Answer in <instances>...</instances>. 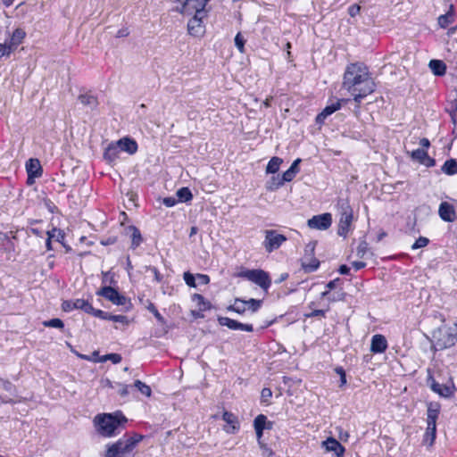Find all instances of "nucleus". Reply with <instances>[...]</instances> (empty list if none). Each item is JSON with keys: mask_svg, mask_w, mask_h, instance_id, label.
Returning a JSON list of instances; mask_svg holds the SVG:
<instances>
[{"mask_svg": "<svg viewBox=\"0 0 457 457\" xmlns=\"http://www.w3.org/2000/svg\"><path fill=\"white\" fill-rule=\"evenodd\" d=\"M326 312L324 310H314L311 313L305 314L307 318L322 316L325 317Z\"/></svg>", "mask_w": 457, "mask_h": 457, "instance_id": "57", "label": "nucleus"}, {"mask_svg": "<svg viewBox=\"0 0 457 457\" xmlns=\"http://www.w3.org/2000/svg\"><path fill=\"white\" fill-rule=\"evenodd\" d=\"M314 252V245L309 244L305 248V256L302 259V268L305 272H313L319 266L320 262L312 256Z\"/></svg>", "mask_w": 457, "mask_h": 457, "instance_id": "11", "label": "nucleus"}, {"mask_svg": "<svg viewBox=\"0 0 457 457\" xmlns=\"http://www.w3.org/2000/svg\"><path fill=\"white\" fill-rule=\"evenodd\" d=\"M411 157L426 167H433L436 165L435 159L429 157L424 149H416L412 151Z\"/></svg>", "mask_w": 457, "mask_h": 457, "instance_id": "17", "label": "nucleus"}, {"mask_svg": "<svg viewBox=\"0 0 457 457\" xmlns=\"http://www.w3.org/2000/svg\"><path fill=\"white\" fill-rule=\"evenodd\" d=\"M104 360H110L113 363H119L121 361V356L118 353H110L105 355Z\"/></svg>", "mask_w": 457, "mask_h": 457, "instance_id": "54", "label": "nucleus"}, {"mask_svg": "<svg viewBox=\"0 0 457 457\" xmlns=\"http://www.w3.org/2000/svg\"><path fill=\"white\" fill-rule=\"evenodd\" d=\"M439 414V405L430 403L428 405L427 423L428 427L424 435L423 443L432 445L436 439V420Z\"/></svg>", "mask_w": 457, "mask_h": 457, "instance_id": "5", "label": "nucleus"}, {"mask_svg": "<svg viewBox=\"0 0 457 457\" xmlns=\"http://www.w3.org/2000/svg\"><path fill=\"white\" fill-rule=\"evenodd\" d=\"M218 320L220 325L225 326L232 330H243L247 332L253 331L252 324L241 323L228 317H220Z\"/></svg>", "mask_w": 457, "mask_h": 457, "instance_id": "14", "label": "nucleus"}, {"mask_svg": "<svg viewBox=\"0 0 457 457\" xmlns=\"http://www.w3.org/2000/svg\"><path fill=\"white\" fill-rule=\"evenodd\" d=\"M26 170L28 173V182L33 178H38L42 174V168L37 159H29L26 163Z\"/></svg>", "mask_w": 457, "mask_h": 457, "instance_id": "18", "label": "nucleus"}, {"mask_svg": "<svg viewBox=\"0 0 457 457\" xmlns=\"http://www.w3.org/2000/svg\"><path fill=\"white\" fill-rule=\"evenodd\" d=\"M79 101L81 104L88 107L90 110H95L98 106V100L96 96L89 93L79 95Z\"/></svg>", "mask_w": 457, "mask_h": 457, "instance_id": "25", "label": "nucleus"}, {"mask_svg": "<svg viewBox=\"0 0 457 457\" xmlns=\"http://www.w3.org/2000/svg\"><path fill=\"white\" fill-rule=\"evenodd\" d=\"M25 36L26 33L23 29H16L11 37L9 44L15 49L22 42Z\"/></svg>", "mask_w": 457, "mask_h": 457, "instance_id": "31", "label": "nucleus"}, {"mask_svg": "<svg viewBox=\"0 0 457 457\" xmlns=\"http://www.w3.org/2000/svg\"><path fill=\"white\" fill-rule=\"evenodd\" d=\"M301 162V159H296L293 162V163L291 164L289 170L293 171V173H295V175L298 173L299 171V163Z\"/></svg>", "mask_w": 457, "mask_h": 457, "instance_id": "58", "label": "nucleus"}, {"mask_svg": "<svg viewBox=\"0 0 457 457\" xmlns=\"http://www.w3.org/2000/svg\"><path fill=\"white\" fill-rule=\"evenodd\" d=\"M429 240L427 237H420L415 243L412 245V249H419L428 245Z\"/></svg>", "mask_w": 457, "mask_h": 457, "instance_id": "49", "label": "nucleus"}, {"mask_svg": "<svg viewBox=\"0 0 457 457\" xmlns=\"http://www.w3.org/2000/svg\"><path fill=\"white\" fill-rule=\"evenodd\" d=\"M228 311H233L237 313L242 314L246 310V303L245 300L237 298L232 305L228 308Z\"/></svg>", "mask_w": 457, "mask_h": 457, "instance_id": "37", "label": "nucleus"}, {"mask_svg": "<svg viewBox=\"0 0 457 457\" xmlns=\"http://www.w3.org/2000/svg\"><path fill=\"white\" fill-rule=\"evenodd\" d=\"M352 266L356 270H361L366 266V263L363 262H353Z\"/></svg>", "mask_w": 457, "mask_h": 457, "instance_id": "62", "label": "nucleus"}, {"mask_svg": "<svg viewBox=\"0 0 457 457\" xmlns=\"http://www.w3.org/2000/svg\"><path fill=\"white\" fill-rule=\"evenodd\" d=\"M45 327H51L56 328H62L64 327V323L62 320L55 318L49 320H46L43 322Z\"/></svg>", "mask_w": 457, "mask_h": 457, "instance_id": "42", "label": "nucleus"}, {"mask_svg": "<svg viewBox=\"0 0 457 457\" xmlns=\"http://www.w3.org/2000/svg\"><path fill=\"white\" fill-rule=\"evenodd\" d=\"M343 87L351 93L353 100L360 104L361 99L375 91L376 85L365 65L352 63L345 71Z\"/></svg>", "mask_w": 457, "mask_h": 457, "instance_id": "1", "label": "nucleus"}, {"mask_svg": "<svg viewBox=\"0 0 457 457\" xmlns=\"http://www.w3.org/2000/svg\"><path fill=\"white\" fill-rule=\"evenodd\" d=\"M431 388L434 392L439 394L442 396H449L452 394V390L449 386L441 385L436 381H433Z\"/></svg>", "mask_w": 457, "mask_h": 457, "instance_id": "34", "label": "nucleus"}, {"mask_svg": "<svg viewBox=\"0 0 457 457\" xmlns=\"http://www.w3.org/2000/svg\"><path fill=\"white\" fill-rule=\"evenodd\" d=\"M239 276L258 285L265 293H268L271 285V279L269 273L261 269L246 270L240 272Z\"/></svg>", "mask_w": 457, "mask_h": 457, "instance_id": "6", "label": "nucleus"}, {"mask_svg": "<svg viewBox=\"0 0 457 457\" xmlns=\"http://www.w3.org/2000/svg\"><path fill=\"white\" fill-rule=\"evenodd\" d=\"M455 12L453 4L450 5L446 13L440 15L437 18V22L440 28L445 29L454 21Z\"/></svg>", "mask_w": 457, "mask_h": 457, "instance_id": "24", "label": "nucleus"}, {"mask_svg": "<svg viewBox=\"0 0 457 457\" xmlns=\"http://www.w3.org/2000/svg\"><path fill=\"white\" fill-rule=\"evenodd\" d=\"M72 302L73 301H64L62 303V310L65 311V312H70L71 310H74L75 307H72Z\"/></svg>", "mask_w": 457, "mask_h": 457, "instance_id": "60", "label": "nucleus"}, {"mask_svg": "<svg viewBox=\"0 0 457 457\" xmlns=\"http://www.w3.org/2000/svg\"><path fill=\"white\" fill-rule=\"evenodd\" d=\"M1 384H2V386L4 390L6 391H11L12 388V385L11 382L9 381H4V380H0Z\"/></svg>", "mask_w": 457, "mask_h": 457, "instance_id": "63", "label": "nucleus"}, {"mask_svg": "<svg viewBox=\"0 0 457 457\" xmlns=\"http://www.w3.org/2000/svg\"><path fill=\"white\" fill-rule=\"evenodd\" d=\"M116 144L119 145L120 151L127 152L129 154H133L137 150V144L135 140L130 139L129 137H123L118 141Z\"/></svg>", "mask_w": 457, "mask_h": 457, "instance_id": "22", "label": "nucleus"}, {"mask_svg": "<svg viewBox=\"0 0 457 457\" xmlns=\"http://www.w3.org/2000/svg\"><path fill=\"white\" fill-rule=\"evenodd\" d=\"M245 303L246 307L253 312H255L261 307L262 301L251 298L248 301H245Z\"/></svg>", "mask_w": 457, "mask_h": 457, "instance_id": "43", "label": "nucleus"}, {"mask_svg": "<svg viewBox=\"0 0 457 457\" xmlns=\"http://www.w3.org/2000/svg\"><path fill=\"white\" fill-rule=\"evenodd\" d=\"M282 163V159L279 157H272L266 167L267 173H276L279 170V166Z\"/></svg>", "mask_w": 457, "mask_h": 457, "instance_id": "36", "label": "nucleus"}, {"mask_svg": "<svg viewBox=\"0 0 457 457\" xmlns=\"http://www.w3.org/2000/svg\"><path fill=\"white\" fill-rule=\"evenodd\" d=\"M54 233H57V241L60 242V243H62L63 239H64V233L61 230V229H58V228H53L52 230L48 231L47 232V239H46V246L47 248V250H52V239L53 237H54Z\"/></svg>", "mask_w": 457, "mask_h": 457, "instance_id": "28", "label": "nucleus"}, {"mask_svg": "<svg viewBox=\"0 0 457 457\" xmlns=\"http://www.w3.org/2000/svg\"><path fill=\"white\" fill-rule=\"evenodd\" d=\"M120 148L119 145L115 143L110 144L104 150V158L109 163L114 162L120 155Z\"/></svg>", "mask_w": 457, "mask_h": 457, "instance_id": "23", "label": "nucleus"}, {"mask_svg": "<svg viewBox=\"0 0 457 457\" xmlns=\"http://www.w3.org/2000/svg\"><path fill=\"white\" fill-rule=\"evenodd\" d=\"M322 445L327 452H334L337 457H341L345 453V447L333 437L323 441Z\"/></svg>", "mask_w": 457, "mask_h": 457, "instance_id": "20", "label": "nucleus"}, {"mask_svg": "<svg viewBox=\"0 0 457 457\" xmlns=\"http://www.w3.org/2000/svg\"><path fill=\"white\" fill-rule=\"evenodd\" d=\"M195 279L196 277H195L192 273L187 271L184 273V280L186 284L191 287H195Z\"/></svg>", "mask_w": 457, "mask_h": 457, "instance_id": "50", "label": "nucleus"}, {"mask_svg": "<svg viewBox=\"0 0 457 457\" xmlns=\"http://www.w3.org/2000/svg\"><path fill=\"white\" fill-rule=\"evenodd\" d=\"M208 0H184L182 6L178 11L183 14H193L198 16H206L205 6Z\"/></svg>", "mask_w": 457, "mask_h": 457, "instance_id": "7", "label": "nucleus"}, {"mask_svg": "<svg viewBox=\"0 0 457 457\" xmlns=\"http://www.w3.org/2000/svg\"><path fill=\"white\" fill-rule=\"evenodd\" d=\"M14 49L10 44L0 43V58L5 55H9Z\"/></svg>", "mask_w": 457, "mask_h": 457, "instance_id": "46", "label": "nucleus"}, {"mask_svg": "<svg viewBox=\"0 0 457 457\" xmlns=\"http://www.w3.org/2000/svg\"><path fill=\"white\" fill-rule=\"evenodd\" d=\"M222 420L231 426L229 429H227V432L235 433L239 428L237 418L232 412L224 411L222 415Z\"/></svg>", "mask_w": 457, "mask_h": 457, "instance_id": "26", "label": "nucleus"}, {"mask_svg": "<svg viewBox=\"0 0 457 457\" xmlns=\"http://www.w3.org/2000/svg\"><path fill=\"white\" fill-rule=\"evenodd\" d=\"M196 279L198 280V283L202 285H206L210 282L209 276L205 274H197Z\"/></svg>", "mask_w": 457, "mask_h": 457, "instance_id": "56", "label": "nucleus"}, {"mask_svg": "<svg viewBox=\"0 0 457 457\" xmlns=\"http://www.w3.org/2000/svg\"><path fill=\"white\" fill-rule=\"evenodd\" d=\"M347 100H337L335 103H331L330 104L327 105L323 111L319 113L316 117L317 123H322L325 119L334 113L336 111L339 110L341 107L342 103H345Z\"/></svg>", "mask_w": 457, "mask_h": 457, "instance_id": "19", "label": "nucleus"}, {"mask_svg": "<svg viewBox=\"0 0 457 457\" xmlns=\"http://www.w3.org/2000/svg\"><path fill=\"white\" fill-rule=\"evenodd\" d=\"M163 204L167 207H172V206H174L177 204V200L174 197H165L163 199Z\"/></svg>", "mask_w": 457, "mask_h": 457, "instance_id": "59", "label": "nucleus"}, {"mask_svg": "<svg viewBox=\"0 0 457 457\" xmlns=\"http://www.w3.org/2000/svg\"><path fill=\"white\" fill-rule=\"evenodd\" d=\"M338 271L342 275H347L350 271V268L348 266L343 264L339 267Z\"/></svg>", "mask_w": 457, "mask_h": 457, "instance_id": "64", "label": "nucleus"}, {"mask_svg": "<svg viewBox=\"0 0 457 457\" xmlns=\"http://www.w3.org/2000/svg\"><path fill=\"white\" fill-rule=\"evenodd\" d=\"M280 177H281V180H283L284 183L290 182L294 179V178L295 177V174L293 173V171L288 169Z\"/></svg>", "mask_w": 457, "mask_h": 457, "instance_id": "52", "label": "nucleus"}, {"mask_svg": "<svg viewBox=\"0 0 457 457\" xmlns=\"http://www.w3.org/2000/svg\"><path fill=\"white\" fill-rule=\"evenodd\" d=\"M103 313H104V316H96V317L100 318L102 320H112L114 322H120V323H123L126 325L129 323L128 318L124 315H112V314H110L104 311H103Z\"/></svg>", "mask_w": 457, "mask_h": 457, "instance_id": "35", "label": "nucleus"}, {"mask_svg": "<svg viewBox=\"0 0 457 457\" xmlns=\"http://www.w3.org/2000/svg\"><path fill=\"white\" fill-rule=\"evenodd\" d=\"M205 16L194 15L187 22V31L191 36L201 37L204 34L205 29L203 19Z\"/></svg>", "mask_w": 457, "mask_h": 457, "instance_id": "13", "label": "nucleus"}, {"mask_svg": "<svg viewBox=\"0 0 457 457\" xmlns=\"http://www.w3.org/2000/svg\"><path fill=\"white\" fill-rule=\"evenodd\" d=\"M245 39L243 38L241 33H237L235 37V45L240 53L245 52Z\"/></svg>", "mask_w": 457, "mask_h": 457, "instance_id": "48", "label": "nucleus"}, {"mask_svg": "<svg viewBox=\"0 0 457 457\" xmlns=\"http://www.w3.org/2000/svg\"><path fill=\"white\" fill-rule=\"evenodd\" d=\"M134 386L138 389L144 395L150 397L152 394L151 387L140 380H136Z\"/></svg>", "mask_w": 457, "mask_h": 457, "instance_id": "39", "label": "nucleus"}, {"mask_svg": "<svg viewBox=\"0 0 457 457\" xmlns=\"http://www.w3.org/2000/svg\"><path fill=\"white\" fill-rule=\"evenodd\" d=\"M361 7L358 4H353L348 9V13L351 17L356 16L360 12Z\"/></svg>", "mask_w": 457, "mask_h": 457, "instance_id": "55", "label": "nucleus"}, {"mask_svg": "<svg viewBox=\"0 0 457 457\" xmlns=\"http://www.w3.org/2000/svg\"><path fill=\"white\" fill-rule=\"evenodd\" d=\"M432 72L436 76H442L445 73L446 65L443 61L440 60H431L428 64Z\"/></svg>", "mask_w": 457, "mask_h": 457, "instance_id": "27", "label": "nucleus"}, {"mask_svg": "<svg viewBox=\"0 0 457 457\" xmlns=\"http://www.w3.org/2000/svg\"><path fill=\"white\" fill-rule=\"evenodd\" d=\"M194 300L197 302L200 311H205L210 308V303L205 301L204 297L201 295H194Z\"/></svg>", "mask_w": 457, "mask_h": 457, "instance_id": "40", "label": "nucleus"}, {"mask_svg": "<svg viewBox=\"0 0 457 457\" xmlns=\"http://www.w3.org/2000/svg\"><path fill=\"white\" fill-rule=\"evenodd\" d=\"M442 171L447 175L457 173V162L454 159L447 160L442 166Z\"/></svg>", "mask_w": 457, "mask_h": 457, "instance_id": "33", "label": "nucleus"}, {"mask_svg": "<svg viewBox=\"0 0 457 457\" xmlns=\"http://www.w3.org/2000/svg\"><path fill=\"white\" fill-rule=\"evenodd\" d=\"M143 436L136 435L132 437L124 436L116 443L107 445L104 457H133L136 445Z\"/></svg>", "mask_w": 457, "mask_h": 457, "instance_id": "3", "label": "nucleus"}, {"mask_svg": "<svg viewBox=\"0 0 457 457\" xmlns=\"http://www.w3.org/2000/svg\"><path fill=\"white\" fill-rule=\"evenodd\" d=\"M307 224L311 228L325 230L331 226L332 216L330 213L328 212L320 215H315L308 220Z\"/></svg>", "mask_w": 457, "mask_h": 457, "instance_id": "12", "label": "nucleus"}, {"mask_svg": "<svg viewBox=\"0 0 457 457\" xmlns=\"http://www.w3.org/2000/svg\"><path fill=\"white\" fill-rule=\"evenodd\" d=\"M287 241V237L278 233L276 230L270 229L265 231L264 247L268 253L280 247V245Z\"/></svg>", "mask_w": 457, "mask_h": 457, "instance_id": "9", "label": "nucleus"}, {"mask_svg": "<svg viewBox=\"0 0 457 457\" xmlns=\"http://www.w3.org/2000/svg\"><path fill=\"white\" fill-rule=\"evenodd\" d=\"M387 348V342L384 336L375 335L372 337L370 351L375 353H381Z\"/></svg>", "mask_w": 457, "mask_h": 457, "instance_id": "21", "label": "nucleus"}, {"mask_svg": "<svg viewBox=\"0 0 457 457\" xmlns=\"http://www.w3.org/2000/svg\"><path fill=\"white\" fill-rule=\"evenodd\" d=\"M72 307L75 309L82 310L88 314L93 316H104L102 310L95 309L92 304L85 299H76L72 302Z\"/></svg>", "mask_w": 457, "mask_h": 457, "instance_id": "16", "label": "nucleus"}, {"mask_svg": "<svg viewBox=\"0 0 457 457\" xmlns=\"http://www.w3.org/2000/svg\"><path fill=\"white\" fill-rule=\"evenodd\" d=\"M353 220V210L347 204L341 206L340 219L338 222L337 234L341 237H346L350 230Z\"/></svg>", "mask_w": 457, "mask_h": 457, "instance_id": "8", "label": "nucleus"}, {"mask_svg": "<svg viewBox=\"0 0 457 457\" xmlns=\"http://www.w3.org/2000/svg\"><path fill=\"white\" fill-rule=\"evenodd\" d=\"M368 252H369L368 243L365 240L361 241L357 247V251H356L357 256L361 259L365 258Z\"/></svg>", "mask_w": 457, "mask_h": 457, "instance_id": "41", "label": "nucleus"}, {"mask_svg": "<svg viewBox=\"0 0 457 457\" xmlns=\"http://www.w3.org/2000/svg\"><path fill=\"white\" fill-rule=\"evenodd\" d=\"M271 396H272V391L270 388L265 387L262 390L261 398L263 403H268V401L271 398Z\"/></svg>", "mask_w": 457, "mask_h": 457, "instance_id": "51", "label": "nucleus"}, {"mask_svg": "<svg viewBox=\"0 0 457 457\" xmlns=\"http://www.w3.org/2000/svg\"><path fill=\"white\" fill-rule=\"evenodd\" d=\"M146 270H150L154 274V279H155L156 282H161L162 281V276L160 274L159 270L155 267L147 266Z\"/></svg>", "mask_w": 457, "mask_h": 457, "instance_id": "53", "label": "nucleus"}, {"mask_svg": "<svg viewBox=\"0 0 457 457\" xmlns=\"http://www.w3.org/2000/svg\"><path fill=\"white\" fill-rule=\"evenodd\" d=\"M253 427L254 428H260V429H271L272 428V422L267 421V417L263 414H259L253 420Z\"/></svg>", "mask_w": 457, "mask_h": 457, "instance_id": "29", "label": "nucleus"}, {"mask_svg": "<svg viewBox=\"0 0 457 457\" xmlns=\"http://www.w3.org/2000/svg\"><path fill=\"white\" fill-rule=\"evenodd\" d=\"M129 386L128 385H125V384H122V383H119V382H116V387L114 389L117 390V393L121 396V397H126L128 395H129Z\"/></svg>", "mask_w": 457, "mask_h": 457, "instance_id": "45", "label": "nucleus"}, {"mask_svg": "<svg viewBox=\"0 0 457 457\" xmlns=\"http://www.w3.org/2000/svg\"><path fill=\"white\" fill-rule=\"evenodd\" d=\"M180 202H187L192 199L193 195L187 187H181L176 193Z\"/></svg>", "mask_w": 457, "mask_h": 457, "instance_id": "38", "label": "nucleus"}, {"mask_svg": "<svg viewBox=\"0 0 457 457\" xmlns=\"http://www.w3.org/2000/svg\"><path fill=\"white\" fill-rule=\"evenodd\" d=\"M94 421L100 435L112 436L115 431L127 422V418L120 411H117L99 414Z\"/></svg>", "mask_w": 457, "mask_h": 457, "instance_id": "2", "label": "nucleus"}, {"mask_svg": "<svg viewBox=\"0 0 457 457\" xmlns=\"http://www.w3.org/2000/svg\"><path fill=\"white\" fill-rule=\"evenodd\" d=\"M432 337L435 346L439 350L452 347L457 342L456 328L446 326H442L435 329L432 333Z\"/></svg>", "mask_w": 457, "mask_h": 457, "instance_id": "4", "label": "nucleus"}, {"mask_svg": "<svg viewBox=\"0 0 457 457\" xmlns=\"http://www.w3.org/2000/svg\"><path fill=\"white\" fill-rule=\"evenodd\" d=\"M146 309L154 315L158 321L162 323L164 322L163 317L161 315V313L158 312V310L152 302H148Z\"/></svg>", "mask_w": 457, "mask_h": 457, "instance_id": "44", "label": "nucleus"}, {"mask_svg": "<svg viewBox=\"0 0 457 457\" xmlns=\"http://www.w3.org/2000/svg\"><path fill=\"white\" fill-rule=\"evenodd\" d=\"M339 281H340V278H336V279H334V280L329 281V282L327 284V286H326V287H327V288H328V290H332V289H334V288L337 287V284Z\"/></svg>", "mask_w": 457, "mask_h": 457, "instance_id": "61", "label": "nucleus"}, {"mask_svg": "<svg viewBox=\"0 0 457 457\" xmlns=\"http://www.w3.org/2000/svg\"><path fill=\"white\" fill-rule=\"evenodd\" d=\"M129 229L132 232L131 234V247L137 248L142 243V236L137 228L130 226Z\"/></svg>", "mask_w": 457, "mask_h": 457, "instance_id": "32", "label": "nucleus"}, {"mask_svg": "<svg viewBox=\"0 0 457 457\" xmlns=\"http://www.w3.org/2000/svg\"><path fill=\"white\" fill-rule=\"evenodd\" d=\"M262 450V455L264 457H273L274 452L262 441H260L259 445Z\"/></svg>", "mask_w": 457, "mask_h": 457, "instance_id": "47", "label": "nucleus"}, {"mask_svg": "<svg viewBox=\"0 0 457 457\" xmlns=\"http://www.w3.org/2000/svg\"><path fill=\"white\" fill-rule=\"evenodd\" d=\"M96 294L116 305H125L127 303V298L124 295H120L115 288L109 286L103 287Z\"/></svg>", "mask_w": 457, "mask_h": 457, "instance_id": "10", "label": "nucleus"}, {"mask_svg": "<svg viewBox=\"0 0 457 457\" xmlns=\"http://www.w3.org/2000/svg\"><path fill=\"white\" fill-rule=\"evenodd\" d=\"M284 185L283 180H281V177L279 175L272 176L265 184V188L268 191H276L280 187Z\"/></svg>", "mask_w": 457, "mask_h": 457, "instance_id": "30", "label": "nucleus"}, {"mask_svg": "<svg viewBox=\"0 0 457 457\" xmlns=\"http://www.w3.org/2000/svg\"><path fill=\"white\" fill-rule=\"evenodd\" d=\"M438 214L440 218L447 222H453L456 219V212L453 204L442 202L439 205Z\"/></svg>", "mask_w": 457, "mask_h": 457, "instance_id": "15", "label": "nucleus"}]
</instances>
